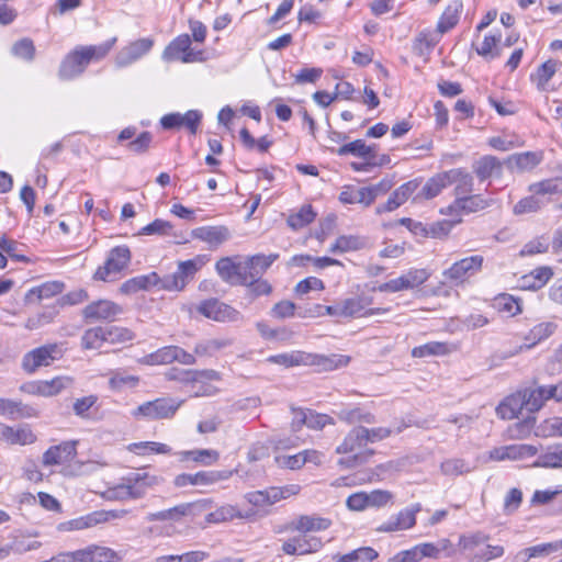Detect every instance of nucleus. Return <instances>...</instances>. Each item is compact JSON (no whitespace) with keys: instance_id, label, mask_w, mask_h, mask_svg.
Wrapping results in <instances>:
<instances>
[{"instance_id":"f257e3e1","label":"nucleus","mask_w":562,"mask_h":562,"mask_svg":"<svg viewBox=\"0 0 562 562\" xmlns=\"http://www.w3.org/2000/svg\"><path fill=\"white\" fill-rule=\"evenodd\" d=\"M199 270L195 260L180 261L176 272L159 277L157 272L137 276L126 280L121 284L120 291L123 294H134L138 291H146L155 286L165 291H181L190 279L194 277Z\"/></svg>"},{"instance_id":"f03ea898","label":"nucleus","mask_w":562,"mask_h":562,"mask_svg":"<svg viewBox=\"0 0 562 562\" xmlns=\"http://www.w3.org/2000/svg\"><path fill=\"white\" fill-rule=\"evenodd\" d=\"M116 43V37L100 45L79 46L63 59L58 76L63 80L72 79L81 75L92 60L104 58Z\"/></svg>"},{"instance_id":"7ed1b4c3","label":"nucleus","mask_w":562,"mask_h":562,"mask_svg":"<svg viewBox=\"0 0 562 562\" xmlns=\"http://www.w3.org/2000/svg\"><path fill=\"white\" fill-rule=\"evenodd\" d=\"M546 404V400L540 389H526L517 397H509L497 407V414L503 419H512L526 409L530 413L538 412Z\"/></svg>"},{"instance_id":"20e7f679","label":"nucleus","mask_w":562,"mask_h":562,"mask_svg":"<svg viewBox=\"0 0 562 562\" xmlns=\"http://www.w3.org/2000/svg\"><path fill=\"white\" fill-rule=\"evenodd\" d=\"M182 403V400L173 397H159L137 406L133 411V416L135 418L143 417L148 420L169 419L175 416Z\"/></svg>"},{"instance_id":"39448f33","label":"nucleus","mask_w":562,"mask_h":562,"mask_svg":"<svg viewBox=\"0 0 562 562\" xmlns=\"http://www.w3.org/2000/svg\"><path fill=\"white\" fill-rule=\"evenodd\" d=\"M63 344H46L26 352L22 359V369L27 373H34L41 367H48L64 356Z\"/></svg>"},{"instance_id":"423d86ee","label":"nucleus","mask_w":562,"mask_h":562,"mask_svg":"<svg viewBox=\"0 0 562 562\" xmlns=\"http://www.w3.org/2000/svg\"><path fill=\"white\" fill-rule=\"evenodd\" d=\"M131 250L127 246H116L109 251L108 258L103 266L99 267L93 274V279L98 281H112L115 276L127 268L131 262Z\"/></svg>"},{"instance_id":"0eeeda50","label":"nucleus","mask_w":562,"mask_h":562,"mask_svg":"<svg viewBox=\"0 0 562 562\" xmlns=\"http://www.w3.org/2000/svg\"><path fill=\"white\" fill-rule=\"evenodd\" d=\"M126 482L117 485L113 493L117 498H140L145 495L146 490L157 485L160 480L157 476L149 475L148 473H135L128 476Z\"/></svg>"},{"instance_id":"6e6552de","label":"nucleus","mask_w":562,"mask_h":562,"mask_svg":"<svg viewBox=\"0 0 562 562\" xmlns=\"http://www.w3.org/2000/svg\"><path fill=\"white\" fill-rule=\"evenodd\" d=\"M484 258L481 255H473L456 261L450 268L442 272L446 280L454 284H461L468 278L482 270Z\"/></svg>"},{"instance_id":"1a4fd4ad","label":"nucleus","mask_w":562,"mask_h":562,"mask_svg":"<svg viewBox=\"0 0 562 562\" xmlns=\"http://www.w3.org/2000/svg\"><path fill=\"white\" fill-rule=\"evenodd\" d=\"M122 313V306L109 300L94 301L82 310V316L89 323L113 322Z\"/></svg>"},{"instance_id":"9d476101","label":"nucleus","mask_w":562,"mask_h":562,"mask_svg":"<svg viewBox=\"0 0 562 562\" xmlns=\"http://www.w3.org/2000/svg\"><path fill=\"white\" fill-rule=\"evenodd\" d=\"M420 510L422 505L419 503L414 504L411 507H406L398 512L397 515L392 516L387 521H384L376 527V531L394 532L411 529L416 525V514Z\"/></svg>"},{"instance_id":"9b49d317","label":"nucleus","mask_w":562,"mask_h":562,"mask_svg":"<svg viewBox=\"0 0 562 562\" xmlns=\"http://www.w3.org/2000/svg\"><path fill=\"white\" fill-rule=\"evenodd\" d=\"M202 120V113L198 110H189L184 114L169 113L160 119V124L165 130H175L186 127L192 135L196 134Z\"/></svg>"},{"instance_id":"f8f14e48","label":"nucleus","mask_w":562,"mask_h":562,"mask_svg":"<svg viewBox=\"0 0 562 562\" xmlns=\"http://www.w3.org/2000/svg\"><path fill=\"white\" fill-rule=\"evenodd\" d=\"M154 42L150 38H139L123 47L115 57V65L123 68L132 65L140 57L146 55L153 47Z\"/></svg>"},{"instance_id":"ddd939ff","label":"nucleus","mask_w":562,"mask_h":562,"mask_svg":"<svg viewBox=\"0 0 562 562\" xmlns=\"http://www.w3.org/2000/svg\"><path fill=\"white\" fill-rule=\"evenodd\" d=\"M493 200H486L480 194H467L463 196L456 198L447 210H441L442 214L448 215H460L461 212L473 213L488 207Z\"/></svg>"},{"instance_id":"4468645a","label":"nucleus","mask_w":562,"mask_h":562,"mask_svg":"<svg viewBox=\"0 0 562 562\" xmlns=\"http://www.w3.org/2000/svg\"><path fill=\"white\" fill-rule=\"evenodd\" d=\"M198 310L205 317L217 322H236L239 319L238 311L216 299L202 302Z\"/></svg>"},{"instance_id":"2eb2a0df","label":"nucleus","mask_w":562,"mask_h":562,"mask_svg":"<svg viewBox=\"0 0 562 562\" xmlns=\"http://www.w3.org/2000/svg\"><path fill=\"white\" fill-rule=\"evenodd\" d=\"M162 58L167 61L181 60L191 63L196 60L195 55L191 50V38L188 34L177 36L162 53Z\"/></svg>"},{"instance_id":"dca6fc26","label":"nucleus","mask_w":562,"mask_h":562,"mask_svg":"<svg viewBox=\"0 0 562 562\" xmlns=\"http://www.w3.org/2000/svg\"><path fill=\"white\" fill-rule=\"evenodd\" d=\"M216 271L223 281L231 284H248V277L245 266L236 263L229 257L217 260Z\"/></svg>"},{"instance_id":"f3484780","label":"nucleus","mask_w":562,"mask_h":562,"mask_svg":"<svg viewBox=\"0 0 562 562\" xmlns=\"http://www.w3.org/2000/svg\"><path fill=\"white\" fill-rule=\"evenodd\" d=\"M77 441H63L57 446L49 447L44 453L42 463L45 467L60 465L71 461L77 454Z\"/></svg>"},{"instance_id":"a211bd4d","label":"nucleus","mask_w":562,"mask_h":562,"mask_svg":"<svg viewBox=\"0 0 562 562\" xmlns=\"http://www.w3.org/2000/svg\"><path fill=\"white\" fill-rule=\"evenodd\" d=\"M128 513L130 512L127 509L100 510V512H94L85 517L74 519V520L67 522V525L69 526L68 529L80 530V529L95 526L98 524L109 521L111 519H121V518L125 517Z\"/></svg>"},{"instance_id":"6ab92c4d","label":"nucleus","mask_w":562,"mask_h":562,"mask_svg":"<svg viewBox=\"0 0 562 562\" xmlns=\"http://www.w3.org/2000/svg\"><path fill=\"white\" fill-rule=\"evenodd\" d=\"M371 304V299L356 296L348 297L341 301V314L342 317H360V316H372L375 314H385L389 308H369L366 307Z\"/></svg>"},{"instance_id":"aec40b11","label":"nucleus","mask_w":562,"mask_h":562,"mask_svg":"<svg viewBox=\"0 0 562 562\" xmlns=\"http://www.w3.org/2000/svg\"><path fill=\"white\" fill-rule=\"evenodd\" d=\"M331 526V520L317 515H300L290 521L284 530L299 531L301 533L326 530Z\"/></svg>"},{"instance_id":"412c9836","label":"nucleus","mask_w":562,"mask_h":562,"mask_svg":"<svg viewBox=\"0 0 562 562\" xmlns=\"http://www.w3.org/2000/svg\"><path fill=\"white\" fill-rule=\"evenodd\" d=\"M225 472L220 471H200L194 474L182 473L175 477L173 484L177 487H184L187 485H212L218 481L227 479Z\"/></svg>"},{"instance_id":"4be33fe9","label":"nucleus","mask_w":562,"mask_h":562,"mask_svg":"<svg viewBox=\"0 0 562 562\" xmlns=\"http://www.w3.org/2000/svg\"><path fill=\"white\" fill-rule=\"evenodd\" d=\"M0 439L9 445L26 446L34 443L37 437L26 424L14 428L0 423Z\"/></svg>"},{"instance_id":"5701e85b","label":"nucleus","mask_w":562,"mask_h":562,"mask_svg":"<svg viewBox=\"0 0 562 562\" xmlns=\"http://www.w3.org/2000/svg\"><path fill=\"white\" fill-rule=\"evenodd\" d=\"M538 449L535 446L526 443H515L494 448L490 452V458L495 461L520 460L526 457L537 454Z\"/></svg>"},{"instance_id":"b1692460","label":"nucleus","mask_w":562,"mask_h":562,"mask_svg":"<svg viewBox=\"0 0 562 562\" xmlns=\"http://www.w3.org/2000/svg\"><path fill=\"white\" fill-rule=\"evenodd\" d=\"M420 183V180L414 179L402 184L390 195L384 204L378 206V213L396 210L419 189Z\"/></svg>"},{"instance_id":"393cba45","label":"nucleus","mask_w":562,"mask_h":562,"mask_svg":"<svg viewBox=\"0 0 562 562\" xmlns=\"http://www.w3.org/2000/svg\"><path fill=\"white\" fill-rule=\"evenodd\" d=\"M191 236L216 248L229 239L231 233L226 226H201L194 228Z\"/></svg>"},{"instance_id":"a878e982","label":"nucleus","mask_w":562,"mask_h":562,"mask_svg":"<svg viewBox=\"0 0 562 562\" xmlns=\"http://www.w3.org/2000/svg\"><path fill=\"white\" fill-rule=\"evenodd\" d=\"M505 164L501 161L498 158L486 155L475 160L472 165L473 172L480 179V181H485L490 178H499L503 173V166Z\"/></svg>"},{"instance_id":"bb28decb","label":"nucleus","mask_w":562,"mask_h":562,"mask_svg":"<svg viewBox=\"0 0 562 562\" xmlns=\"http://www.w3.org/2000/svg\"><path fill=\"white\" fill-rule=\"evenodd\" d=\"M553 269L549 266H542L533 269L528 274L519 279L518 286L522 290L537 291L543 288L553 277Z\"/></svg>"},{"instance_id":"cd10ccee","label":"nucleus","mask_w":562,"mask_h":562,"mask_svg":"<svg viewBox=\"0 0 562 562\" xmlns=\"http://www.w3.org/2000/svg\"><path fill=\"white\" fill-rule=\"evenodd\" d=\"M0 415L11 419L32 418L37 416V409L21 401L0 398Z\"/></svg>"},{"instance_id":"c85d7f7f","label":"nucleus","mask_w":562,"mask_h":562,"mask_svg":"<svg viewBox=\"0 0 562 562\" xmlns=\"http://www.w3.org/2000/svg\"><path fill=\"white\" fill-rule=\"evenodd\" d=\"M448 186L454 184L457 198L467 195L473 191V176L463 168H454L447 171Z\"/></svg>"},{"instance_id":"c756f323","label":"nucleus","mask_w":562,"mask_h":562,"mask_svg":"<svg viewBox=\"0 0 562 562\" xmlns=\"http://www.w3.org/2000/svg\"><path fill=\"white\" fill-rule=\"evenodd\" d=\"M562 549V540L555 542L540 543L518 551L513 562H528L532 558L548 557Z\"/></svg>"},{"instance_id":"7c9ffc66","label":"nucleus","mask_w":562,"mask_h":562,"mask_svg":"<svg viewBox=\"0 0 562 562\" xmlns=\"http://www.w3.org/2000/svg\"><path fill=\"white\" fill-rule=\"evenodd\" d=\"M448 187L447 171L439 172L427 180L423 188L413 196L414 202L430 200Z\"/></svg>"},{"instance_id":"2f4dec72","label":"nucleus","mask_w":562,"mask_h":562,"mask_svg":"<svg viewBox=\"0 0 562 562\" xmlns=\"http://www.w3.org/2000/svg\"><path fill=\"white\" fill-rule=\"evenodd\" d=\"M463 4L461 0H452L447 8L445 9L443 13L441 14L438 24H437V32L439 34H445L448 31H450L452 27H454L460 18V13L462 12Z\"/></svg>"},{"instance_id":"473e14b6","label":"nucleus","mask_w":562,"mask_h":562,"mask_svg":"<svg viewBox=\"0 0 562 562\" xmlns=\"http://www.w3.org/2000/svg\"><path fill=\"white\" fill-rule=\"evenodd\" d=\"M306 356L308 357L307 366H316L321 371H333L347 366L349 362V357L341 355L322 356L306 353Z\"/></svg>"},{"instance_id":"72a5a7b5","label":"nucleus","mask_w":562,"mask_h":562,"mask_svg":"<svg viewBox=\"0 0 562 562\" xmlns=\"http://www.w3.org/2000/svg\"><path fill=\"white\" fill-rule=\"evenodd\" d=\"M490 540V536L482 532H469L460 536L458 546L462 552H464L465 557L471 560L472 554H474L480 547L485 546Z\"/></svg>"},{"instance_id":"f704fd0d","label":"nucleus","mask_w":562,"mask_h":562,"mask_svg":"<svg viewBox=\"0 0 562 562\" xmlns=\"http://www.w3.org/2000/svg\"><path fill=\"white\" fill-rule=\"evenodd\" d=\"M367 428L358 426L352 428L345 437L341 445L336 448L337 453H351L367 446L364 435Z\"/></svg>"},{"instance_id":"c9c22d12","label":"nucleus","mask_w":562,"mask_h":562,"mask_svg":"<svg viewBox=\"0 0 562 562\" xmlns=\"http://www.w3.org/2000/svg\"><path fill=\"white\" fill-rule=\"evenodd\" d=\"M310 456H315L313 463L321 462V454L315 450H305L293 456H277L274 460L281 468L296 470L302 468L310 460Z\"/></svg>"},{"instance_id":"e433bc0d","label":"nucleus","mask_w":562,"mask_h":562,"mask_svg":"<svg viewBox=\"0 0 562 562\" xmlns=\"http://www.w3.org/2000/svg\"><path fill=\"white\" fill-rule=\"evenodd\" d=\"M278 258V254H270L269 256L257 254L248 257L247 261L245 262L247 274L252 277H261Z\"/></svg>"},{"instance_id":"4c0bfd02","label":"nucleus","mask_w":562,"mask_h":562,"mask_svg":"<svg viewBox=\"0 0 562 562\" xmlns=\"http://www.w3.org/2000/svg\"><path fill=\"white\" fill-rule=\"evenodd\" d=\"M539 162V156L531 151L514 154L504 161L505 166L512 171L530 170L535 168Z\"/></svg>"},{"instance_id":"58836bf2","label":"nucleus","mask_w":562,"mask_h":562,"mask_svg":"<svg viewBox=\"0 0 562 562\" xmlns=\"http://www.w3.org/2000/svg\"><path fill=\"white\" fill-rule=\"evenodd\" d=\"M72 384L68 376H56L52 380L37 382L36 391L43 396H54Z\"/></svg>"},{"instance_id":"ea45409f","label":"nucleus","mask_w":562,"mask_h":562,"mask_svg":"<svg viewBox=\"0 0 562 562\" xmlns=\"http://www.w3.org/2000/svg\"><path fill=\"white\" fill-rule=\"evenodd\" d=\"M180 461H194L203 465H211L218 460V452L212 449H196L178 452Z\"/></svg>"},{"instance_id":"a19ab883","label":"nucleus","mask_w":562,"mask_h":562,"mask_svg":"<svg viewBox=\"0 0 562 562\" xmlns=\"http://www.w3.org/2000/svg\"><path fill=\"white\" fill-rule=\"evenodd\" d=\"M337 154L340 156L352 154L355 156L371 160L375 157V145L369 146L364 143V140L356 139L339 147L337 149Z\"/></svg>"},{"instance_id":"79ce46f5","label":"nucleus","mask_w":562,"mask_h":562,"mask_svg":"<svg viewBox=\"0 0 562 562\" xmlns=\"http://www.w3.org/2000/svg\"><path fill=\"white\" fill-rule=\"evenodd\" d=\"M535 465L550 469L562 468V443L548 447L538 457Z\"/></svg>"},{"instance_id":"37998d69","label":"nucleus","mask_w":562,"mask_h":562,"mask_svg":"<svg viewBox=\"0 0 562 562\" xmlns=\"http://www.w3.org/2000/svg\"><path fill=\"white\" fill-rule=\"evenodd\" d=\"M366 246V240L355 235H341L329 248L333 254H342L348 251L360 250Z\"/></svg>"},{"instance_id":"c03bdc74","label":"nucleus","mask_w":562,"mask_h":562,"mask_svg":"<svg viewBox=\"0 0 562 562\" xmlns=\"http://www.w3.org/2000/svg\"><path fill=\"white\" fill-rule=\"evenodd\" d=\"M104 342H108V338L102 326L87 329L81 337V347L86 350L100 349Z\"/></svg>"},{"instance_id":"a18cd8bd","label":"nucleus","mask_w":562,"mask_h":562,"mask_svg":"<svg viewBox=\"0 0 562 562\" xmlns=\"http://www.w3.org/2000/svg\"><path fill=\"white\" fill-rule=\"evenodd\" d=\"M557 66L558 63L555 60L549 59L541 64L536 72L531 75V80L536 82L537 88L540 91L547 90V85L550 81V79L554 76L557 72Z\"/></svg>"},{"instance_id":"49530a36","label":"nucleus","mask_w":562,"mask_h":562,"mask_svg":"<svg viewBox=\"0 0 562 562\" xmlns=\"http://www.w3.org/2000/svg\"><path fill=\"white\" fill-rule=\"evenodd\" d=\"M338 418L349 424L366 423L373 424L375 422L374 415L370 412H364L360 407H342L337 413Z\"/></svg>"},{"instance_id":"de8ad7c7","label":"nucleus","mask_w":562,"mask_h":562,"mask_svg":"<svg viewBox=\"0 0 562 562\" xmlns=\"http://www.w3.org/2000/svg\"><path fill=\"white\" fill-rule=\"evenodd\" d=\"M178 346H166L144 357L143 363L149 366L169 364L176 361Z\"/></svg>"},{"instance_id":"09e8293b","label":"nucleus","mask_w":562,"mask_h":562,"mask_svg":"<svg viewBox=\"0 0 562 562\" xmlns=\"http://www.w3.org/2000/svg\"><path fill=\"white\" fill-rule=\"evenodd\" d=\"M557 328V325L552 322L540 323L533 326L529 334L526 336V340L530 341L525 345V348L529 349L536 344L550 337Z\"/></svg>"},{"instance_id":"8fccbe9b","label":"nucleus","mask_w":562,"mask_h":562,"mask_svg":"<svg viewBox=\"0 0 562 562\" xmlns=\"http://www.w3.org/2000/svg\"><path fill=\"white\" fill-rule=\"evenodd\" d=\"M528 190L535 195L562 194L561 177L531 183L528 187Z\"/></svg>"},{"instance_id":"3c124183","label":"nucleus","mask_w":562,"mask_h":562,"mask_svg":"<svg viewBox=\"0 0 562 562\" xmlns=\"http://www.w3.org/2000/svg\"><path fill=\"white\" fill-rule=\"evenodd\" d=\"M268 361L284 366L285 368L307 366L308 357L302 351H292L269 357Z\"/></svg>"},{"instance_id":"603ef678","label":"nucleus","mask_w":562,"mask_h":562,"mask_svg":"<svg viewBox=\"0 0 562 562\" xmlns=\"http://www.w3.org/2000/svg\"><path fill=\"white\" fill-rule=\"evenodd\" d=\"M105 335L108 342L111 345H124L135 339L136 335L133 330L122 326H105Z\"/></svg>"},{"instance_id":"864d4df0","label":"nucleus","mask_w":562,"mask_h":562,"mask_svg":"<svg viewBox=\"0 0 562 562\" xmlns=\"http://www.w3.org/2000/svg\"><path fill=\"white\" fill-rule=\"evenodd\" d=\"M438 43V37L431 31L420 32L413 44V50L418 56L428 54L431 48Z\"/></svg>"},{"instance_id":"5fc2aeb1","label":"nucleus","mask_w":562,"mask_h":562,"mask_svg":"<svg viewBox=\"0 0 562 562\" xmlns=\"http://www.w3.org/2000/svg\"><path fill=\"white\" fill-rule=\"evenodd\" d=\"M449 352L446 342L430 341L425 345L413 348L412 356L415 358H424L428 356H443Z\"/></svg>"},{"instance_id":"6e6d98bb","label":"nucleus","mask_w":562,"mask_h":562,"mask_svg":"<svg viewBox=\"0 0 562 562\" xmlns=\"http://www.w3.org/2000/svg\"><path fill=\"white\" fill-rule=\"evenodd\" d=\"M316 213L311 205H303L299 212L288 217V225L297 231L314 221Z\"/></svg>"},{"instance_id":"4d7b16f0","label":"nucleus","mask_w":562,"mask_h":562,"mask_svg":"<svg viewBox=\"0 0 562 562\" xmlns=\"http://www.w3.org/2000/svg\"><path fill=\"white\" fill-rule=\"evenodd\" d=\"M183 517H187L184 504H179L169 509L160 510L157 513H150L147 516L148 521H164V520H172L180 521Z\"/></svg>"},{"instance_id":"13d9d810","label":"nucleus","mask_w":562,"mask_h":562,"mask_svg":"<svg viewBox=\"0 0 562 562\" xmlns=\"http://www.w3.org/2000/svg\"><path fill=\"white\" fill-rule=\"evenodd\" d=\"M199 375L211 380L217 378V372L214 370L199 372L191 370L178 371L177 369H172L170 372L167 373L169 380H179L183 382L196 381Z\"/></svg>"},{"instance_id":"bf43d9fd","label":"nucleus","mask_w":562,"mask_h":562,"mask_svg":"<svg viewBox=\"0 0 562 562\" xmlns=\"http://www.w3.org/2000/svg\"><path fill=\"white\" fill-rule=\"evenodd\" d=\"M378 558V552L371 547H362L339 557L335 562H371Z\"/></svg>"},{"instance_id":"052dcab7","label":"nucleus","mask_w":562,"mask_h":562,"mask_svg":"<svg viewBox=\"0 0 562 562\" xmlns=\"http://www.w3.org/2000/svg\"><path fill=\"white\" fill-rule=\"evenodd\" d=\"M543 202L533 193L519 200L513 209L515 215L536 213L541 210Z\"/></svg>"},{"instance_id":"680f3d73","label":"nucleus","mask_w":562,"mask_h":562,"mask_svg":"<svg viewBox=\"0 0 562 562\" xmlns=\"http://www.w3.org/2000/svg\"><path fill=\"white\" fill-rule=\"evenodd\" d=\"M235 517H243L240 513L232 505H224L216 510L209 513L205 516V521L209 524H218L234 519Z\"/></svg>"},{"instance_id":"e2e57ef3","label":"nucleus","mask_w":562,"mask_h":562,"mask_svg":"<svg viewBox=\"0 0 562 562\" xmlns=\"http://www.w3.org/2000/svg\"><path fill=\"white\" fill-rule=\"evenodd\" d=\"M550 247V243L548 237L546 236H538L531 240H529L527 244L522 246V248L519 251V256L526 257V256H533L538 254H546L548 252Z\"/></svg>"},{"instance_id":"0e129e2a","label":"nucleus","mask_w":562,"mask_h":562,"mask_svg":"<svg viewBox=\"0 0 562 562\" xmlns=\"http://www.w3.org/2000/svg\"><path fill=\"white\" fill-rule=\"evenodd\" d=\"M504 554L502 546H492L486 542L485 546L480 547L477 551L472 554L471 562H487L493 559L499 558Z\"/></svg>"},{"instance_id":"69168bd1","label":"nucleus","mask_w":562,"mask_h":562,"mask_svg":"<svg viewBox=\"0 0 562 562\" xmlns=\"http://www.w3.org/2000/svg\"><path fill=\"white\" fill-rule=\"evenodd\" d=\"M296 543L299 555L315 553L323 548L321 538L314 536H297Z\"/></svg>"},{"instance_id":"338daca9","label":"nucleus","mask_w":562,"mask_h":562,"mask_svg":"<svg viewBox=\"0 0 562 562\" xmlns=\"http://www.w3.org/2000/svg\"><path fill=\"white\" fill-rule=\"evenodd\" d=\"M441 473L448 476L461 475L469 473L471 468L462 459H448L440 465Z\"/></svg>"},{"instance_id":"774afa93","label":"nucleus","mask_w":562,"mask_h":562,"mask_svg":"<svg viewBox=\"0 0 562 562\" xmlns=\"http://www.w3.org/2000/svg\"><path fill=\"white\" fill-rule=\"evenodd\" d=\"M496 305L501 312L514 316L521 313L520 300L509 294H501L495 299Z\"/></svg>"}]
</instances>
